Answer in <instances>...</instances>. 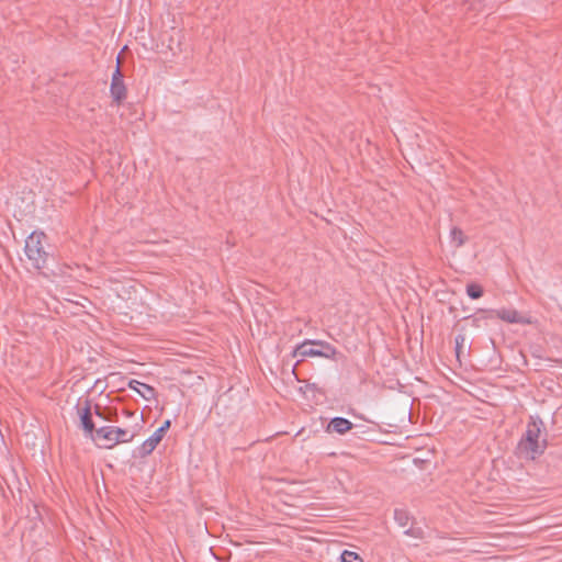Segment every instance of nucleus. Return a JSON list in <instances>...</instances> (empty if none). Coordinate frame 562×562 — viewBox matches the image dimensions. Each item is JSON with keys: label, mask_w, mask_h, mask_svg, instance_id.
<instances>
[{"label": "nucleus", "mask_w": 562, "mask_h": 562, "mask_svg": "<svg viewBox=\"0 0 562 562\" xmlns=\"http://www.w3.org/2000/svg\"><path fill=\"white\" fill-rule=\"evenodd\" d=\"M115 438H114V441L113 442H116L117 443H125V442H131L134 438V434L124 429V428H120V427H115Z\"/></svg>", "instance_id": "nucleus-13"}, {"label": "nucleus", "mask_w": 562, "mask_h": 562, "mask_svg": "<svg viewBox=\"0 0 562 562\" xmlns=\"http://www.w3.org/2000/svg\"><path fill=\"white\" fill-rule=\"evenodd\" d=\"M162 435H161V431H158L157 429L154 431V434L151 436H149L138 448H137V451H138V456L139 457H146L148 454H150L155 448L157 447V445L160 442V440L162 439Z\"/></svg>", "instance_id": "nucleus-9"}, {"label": "nucleus", "mask_w": 562, "mask_h": 562, "mask_svg": "<svg viewBox=\"0 0 562 562\" xmlns=\"http://www.w3.org/2000/svg\"><path fill=\"white\" fill-rule=\"evenodd\" d=\"M449 238L450 244L456 248L463 246L467 240V237L463 234V232L456 226L450 229Z\"/></svg>", "instance_id": "nucleus-12"}, {"label": "nucleus", "mask_w": 562, "mask_h": 562, "mask_svg": "<svg viewBox=\"0 0 562 562\" xmlns=\"http://www.w3.org/2000/svg\"><path fill=\"white\" fill-rule=\"evenodd\" d=\"M467 294L469 295L470 299L476 300L482 296L483 291L476 284H469L467 285Z\"/></svg>", "instance_id": "nucleus-16"}, {"label": "nucleus", "mask_w": 562, "mask_h": 562, "mask_svg": "<svg viewBox=\"0 0 562 562\" xmlns=\"http://www.w3.org/2000/svg\"><path fill=\"white\" fill-rule=\"evenodd\" d=\"M115 427L113 426H102L93 432L92 440L99 441L100 446L103 448H112L116 445L114 441L115 438Z\"/></svg>", "instance_id": "nucleus-6"}, {"label": "nucleus", "mask_w": 562, "mask_h": 562, "mask_svg": "<svg viewBox=\"0 0 562 562\" xmlns=\"http://www.w3.org/2000/svg\"><path fill=\"white\" fill-rule=\"evenodd\" d=\"M340 561L341 562H363L362 558L353 552V551H349V550H344L340 554Z\"/></svg>", "instance_id": "nucleus-15"}, {"label": "nucleus", "mask_w": 562, "mask_h": 562, "mask_svg": "<svg viewBox=\"0 0 562 562\" xmlns=\"http://www.w3.org/2000/svg\"><path fill=\"white\" fill-rule=\"evenodd\" d=\"M542 430V419L537 415L530 416L525 434L517 445L518 457L526 460H535L544 452L547 440L541 437Z\"/></svg>", "instance_id": "nucleus-1"}, {"label": "nucleus", "mask_w": 562, "mask_h": 562, "mask_svg": "<svg viewBox=\"0 0 562 562\" xmlns=\"http://www.w3.org/2000/svg\"><path fill=\"white\" fill-rule=\"evenodd\" d=\"M496 316L509 324H527L529 323L528 318L521 314H519L516 310L513 308H498L495 311Z\"/></svg>", "instance_id": "nucleus-8"}, {"label": "nucleus", "mask_w": 562, "mask_h": 562, "mask_svg": "<svg viewBox=\"0 0 562 562\" xmlns=\"http://www.w3.org/2000/svg\"><path fill=\"white\" fill-rule=\"evenodd\" d=\"M81 427L88 437H93L95 426L91 417V404L89 401L85 402V406L79 412Z\"/></svg>", "instance_id": "nucleus-7"}, {"label": "nucleus", "mask_w": 562, "mask_h": 562, "mask_svg": "<svg viewBox=\"0 0 562 562\" xmlns=\"http://www.w3.org/2000/svg\"><path fill=\"white\" fill-rule=\"evenodd\" d=\"M110 92H111L112 98L116 102L122 101L126 95V89H125V85H124V80H123V75H122L119 66H116L114 72L112 74Z\"/></svg>", "instance_id": "nucleus-5"}, {"label": "nucleus", "mask_w": 562, "mask_h": 562, "mask_svg": "<svg viewBox=\"0 0 562 562\" xmlns=\"http://www.w3.org/2000/svg\"><path fill=\"white\" fill-rule=\"evenodd\" d=\"M337 355V349L324 340H304L297 345L293 351V356L299 358V361L307 357H323L326 359H334Z\"/></svg>", "instance_id": "nucleus-2"}, {"label": "nucleus", "mask_w": 562, "mask_h": 562, "mask_svg": "<svg viewBox=\"0 0 562 562\" xmlns=\"http://www.w3.org/2000/svg\"><path fill=\"white\" fill-rule=\"evenodd\" d=\"M171 425V422L169 419L165 420L160 427L157 428L158 431H161V435L164 436L165 432L169 429Z\"/></svg>", "instance_id": "nucleus-18"}, {"label": "nucleus", "mask_w": 562, "mask_h": 562, "mask_svg": "<svg viewBox=\"0 0 562 562\" xmlns=\"http://www.w3.org/2000/svg\"><path fill=\"white\" fill-rule=\"evenodd\" d=\"M42 238L44 234H36L35 232L27 236L25 239L24 251L29 260L32 261L33 266L37 269L45 265L47 252L42 246Z\"/></svg>", "instance_id": "nucleus-3"}, {"label": "nucleus", "mask_w": 562, "mask_h": 562, "mask_svg": "<svg viewBox=\"0 0 562 562\" xmlns=\"http://www.w3.org/2000/svg\"><path fill=\"white\" fill-rule=\"evenodd\" d=\"M128 387L139 394L145 401H151L156 394L153 386L134 379L128 381Z\"/></svg>", "instance_id": "nucleus-10"}, {"label": "nucleus", "mask_w": 562, "mask_h": 562, "mask_svg": "<svg viewBox=\"0 0 562 562\" xmlns=\"http://www.w3.org/2000/svg\"><path fill=\"white\" fill-rule=\"evenodd\" d=\"M329 429L337 434H345L352 428V423L345 417H334L330 419Z\"/></svg>", "instance_id": "nucleus-11"}, {"label": "nucleus", "mask_w": 562, "mask_h": 562, "mask_svg": "<svg viewBox=\"0 0 562 562\" xmlns=\"http://www.w3.org/2000/svg\"><path fill=\"white\" fill-rule=\"evenodd\" d=\"M467 345V338L463 334H458L454 338V349L457 358L459 359L461 353L463 352V349Z\"/></svg>", "instance_id": "nucleus-14"}, {"label": "nucleus", "mask_w": 562, "mask_h": 562, "mask_svg": "<svg viewBox=\"0 0 562 562\" xmlns=\"http://www.w3.org/2000/svg\"><path fill=\"white\" fill-rule=\"evenodd\" d=\"M94 414L101 420H109L110 418L105 415V413L100 408V406H95Z\"/></svg>", "instance_id": "nucleus-17"}, {"label": "nucleus", "mask_w": 562, "mask_h": 562, "mask_svg": "<svg viewBox=\"0 0 562 562\" xmlns=\"http://www.w3.org/2000/svg\"><path fill=\"white\" fill-rule=\"evenodd\" d=\"M394 520L401 528H404V535L413 538H419L422 536L419 528L411 527L412 517L405 509L396 508L394 510Z\"/></svg>", "instance_id": "nucleus-4"}]
</instances>
